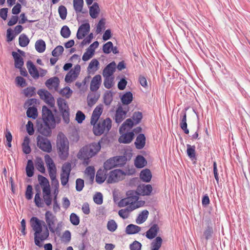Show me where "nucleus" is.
<instances>
[{
  "label": "nucleus",
  "mask_w": 250,
  "mask_h": 250,
  "mask_svg": "<svg viewBox=\"0 0 250 250\" xmlns=\"http://www.w3.org/2000/svg\"><path fill=\"white\" fill-rule=\"evenodd\" d=\"M34 167L33 162L31 160H28L26 167V175L28 177H31L34 175Z\"/></svg>",
  "instance_id": "obj_38"
},
{
  "label": "nucleus",
  "mask_w": 250,
  "mask_h": 250,
  "mask_svg": "<svg viewBox=\"0 0 250 250\" xmlns=\"http://www.w3.org/2000/svg\"><path fill=\"white\" fill-rule=\"evenodd\" d=\"M12 55L13 57L15 62V67L16 68H21L24 65L23 58L20 54L16 52H12Z\"/></svg>",
  "instance_id": "obj_23"
},
{
  "label": "nucleus",
  "mask_w": 250,
  "mask_h": 250,
  "mask_svg": "<svg viewBox=\"0 0 250 250\" xmlns=\"http://www.w3.org/2000/svg\"><path fill=\"white\" fill-rule=\"evenodd\" d=\"M146 144V137L144 134H139L136 138L135 145L137 149H142Z\"/></svg>",
  "instance_id": "obj_25"
},
{
  "label": "nucleus",
  "mask_w": 250,
  "mask_h": 250,
  "mask_svg": "<svg viewBox=\"0 0 250 250\" xmlns=\"http://www.w3.org/2000/svg\"><path fill=\"white\" fill-rule=\"evenodd\" d=\"M149 212L147 210H143L138 216L136 222L138 224L144 223L147 218Z\"/></svg>",
  "instance_id": "obj_36"
},
{
  "label": "nucleus",
  "mask_w": 250,
  "mask_h": 250,
  "mask_svg": "<svg viewBox=\"0 0 250 250\" xmlns=\"http://www.w3.org/2000/svg\"><path fill=\"white\" fill-rule=\"evenodd\" d=\"M34 87H28L23 90V93L27 97H32L35 94Z\"/></svg>",
  "instance_id": "obj_56"
},
{
  "label": "nucleus",
  "mask_w": 250,
  "mask_h": 250,
  "mask_svg": "<svg viewBox=\"0 0 250 250\" xmlns=\"http://www.w3.org/2000/svg\"><path fill=\"white\" fill-rule=\"evenodd\" d=\"M44 101L46 103L49 104L51 107H53L55 104V100L52 94L49 92H47V94L44 97Z\"/></svg>",
  "instance_id": "obj_47"
},
{
  "label": "nucleus",
  "mask_w": 250,
  "mask_h": 250,
  "mask_svg": "<svg viewBox=\"0 0 250 250\" xmlns=\"http://www.w3.org/2000/svg\"><path fill=\"white\" fill-rule=\"evenodd\" d=\"M63 47L61 45L57 46L52 51V55L54 57H58L63 52Z\"/></svg>",
  "instance_id": "obj_61"
},
{
  "label": "nucleus",
  "mask_w": 250,
  "mask_h": 250,
  "mask_svg": "<svg viewBox=\"0 0 250 250\" xmlns=\"http://www.w3.org/2000/svg\"><path fill=\"white\" fill-rule=\"evenodd\" d=\"M116 66V64L115 62H112L107 64L103 70L104 77L112 76L115 71Z\"/></svg>",
  "instance_id": "obj_18"
},
{
  "label": "nucleus",
  "mask_w": 250,
  "mask_h": 250,
  "mask_svg": "<svg viewBox=\"0 0 250 250\" xmlns=\"http://www.w3.org/2000/svg\"><path fill=\"white\" fill-rule=\"evenodd\" d=\"M74 72H72V70H70L66 75L65 77V81L67 83H70L74 81L78 76H76Z\"/></svg>",
  "instance_id": "obj_51"
},
{
  "label": "nucleus",
  "mask_w": 250,
  "mask_h": 250,
  "mask_svg": "<svg viewBox=\"0 0 250 250\" xmlns=\"http://www.w3.org/2000/svg\"><path fill=\"white\" fill-rule=\"evenodd\" d=\"M106 171L99 169L98 170L96 175V182L98 184H102L106 178V175H107Z\"/></svg>",
  "instance_id": "obj_28"
},
{
  "label": "nucleus",
  "mask_w": 250,
  "mask_h": 250,
  "mask_svg": "<svg viewBox=\"0 0 250 250\" xmlns=\"http://www.w3.org/2000/svg\"><path fill=\"white\" fill-rule=\"evenodd\" d=\"M187 154L188 156L192 160H196L195 155V146H191L190 145H187Z\"/></svg>",
  "instance_id": "obj_42"
},
{
  "label": "nucleus",
  "mask_w": 250,
  "mask_h": 250,
  "mask_svg": "<svg viewBox=\"0 0 250 250\" xmlns=\"http://www.w3.org/2000/svg\"><path fill=\"white\" fill-rule=\"evenodd\" d=\"M26 114L28 117L35 119L38 116L37 108L34 106L29 107L27 110Z\"/></svg>",
  "instance_id": "obj_45"
},
{
  "label": "nucleus",
  "mask_w": 250,
  "mask_h": 250,
  "mask_svg": "<svg viewBox=\"0 0 250 250\" xmlns=\"http://www.w3.org/2000/svg\"><path fill=\"white\" fill-rule=\"evenodd\" d=\"M134 122L132 121V120L130 118H128L125 120V121L122 124L120 128V131L121 132L122 130H125L126 129V126L129 127V128H131L134 125Z\"/></svg>",
  "instance_id": "obj_49"
},
{
  "label": "nucleus",
  "mask_w": 250,
  "mask_h": 250,
  "mask_svg": "<svg viewBox=\"0 0 250 250\" xmlns=\"http://www.w3.org/2000/svg\"><path fill=\"white\" fill-rule=\"evenodd\" d=\"M112 121L109 118L99 122L98 124H91L93 125V131L96 136H100L103 134L104 131H109L111 128Z\"/></svg>",
  "instance_id": "obj_5"
},
{
  "label": "nucleus",
  "mask_w": 250,
  "mask_h": 250,
  "mask_svg": "<svg viewBox=\"0 0 250 250\" xmlns=\"http://www.w3.org/2000/svg\"><path fill=\"white\" fill-rule=\"evenodd\" d=\"M72 93V90L68 86H66L60 91V94L62 96L65 95L66 98H69Z\"/></svg>",
  "instance_id": "obj_63"
},
{
  "label": "nucleus",
  "mask_w": 250,
  "mask_h": 250,
  "mask_svg": "<svg viewBox=\"0 0 250 250\" xmlns=\"http://www.w3.org/2000/svg\"><path fill=\"white\" fill-rule=\"evenodd\" d=\"M83 5V0H73V7L77 14L80 12H82L83 13H84V12H82Z\"/></svg>",
  "instance_id": "obj_35"
},
{
  "label": "nucleus",
  "mask_w": 250,
  "mask_h": 250,
  "mask_svg": "<svg viewBox=\"0 0 250 250\" xmlns=\"http://www.w3.org/2000/svg\"><path fill=\"white\" fill-rule=\"evenodd\" d=\"M162 242L163 240L161 237H156L151 243V250H159L161 247Z\"/></svg>",
  "instance_id": "obj_37"
},
{
  "label": "nucleus",
  "mask_w": 250,
  "mask_h": 250,
  "mask_svg": "<svg viewBox=\"0 0 250 250\" xmlns=\"http://www.w3.org/2000/svg\"><path fill=\"white\" fill-rule=\"evenodd\" d=\"M56 146L61 159L66 160L69 155V142L67 138L62 133H60L57 136Z\"/></svg>",
  "instance_id": "obj_4"
},
{
  "label": "nucleus",
  "mask_w": 250,
  "mask_h": 250,
  "mask_svg": "<svg viewBox=\"0 0 250 250\" xmlns=\"http://www.w3.org/2000/svg\"><path fill=\"white\" fill-rule=\"evenodd\" d=\"M113 100V94L111 91H106L104 95V102L106 105L111 104Z\"/></svg>",
  "instance_id": "obj_46"
},
{
  "label": "nucleus",
  "mask_w": 250,
  "mask_h": 250,
  "mask_svg": "<svg viewBox=\"0 0 250 250\" xmlns=\"http://www.w3.org/2000/svg\"><path fill=\"white\" fill-rule=\"evenodd\" d=\"M137 190L140 195L148 196L150 195L152 191V187L149 184H142L138 186Z\"/></svg>",
  "instance_id": "obj_12"
},
{
  "label": "nucleus",
  "mask_w": 250,
  "mask_h": 250,
  "mask_svg": "<svg viewBox=\"0 0 250 250\" xmlns=\"http://www.w3.org/2000/svg\"><path fill=\"white\" fill-rule=\"evenodd\" d=\"M46 48L45 42L42 40H39L36 41L35 43L36 50L39 53L43 52Z\"/></svg>",
  "instance_id": "obj_40"
},
{
  "label": "nucleus",
  "mask_w": 250,
  "mask_h": 250,
  "mask_svg": "<svg viewBox=\"0 0 250 250\" xmlns=\"http://www.w3.org/2000/svg\"><path fill=\"white\" fill-rule=\"evenodd\" d=\"M90 26L89 23L82 24L78 30L76 37L78 39H83L90 31Z\"/></svg>",
  "instance_id": "obj_10"
},
{
  "label": "nucleus",
  "mask_w": 250,
  "mask_h": 250,
  "mask_svg": "<svg viewBox=\"0 0 250 250\" xmlns=\"http://www.w3.org/2000/svg\"><path fill=\"white\" fill-rule=\"evenodd\" d=\"M31 226L34 232V242L36 246L41 247V242L47 239L49 232L46 224L43 221L40 220L37 217H33L30 219Z\"/></svg>",
  "instance_id": "obj_1"
},
{
  "label": "nucleus",
  "mask_w": 250,
  "mask_h": 250,
  "mask_svg": "<svg viewBox=\"0 0 250 250\" xmlns=\"http://www.w3.org/2000/svg\"><path fill=\"white\" fill-rule=\"evenodd\" d=\"M115 167L117 165L113 157L107 160L104 164V170L106 171Z\"/></svg>",
  "instance_id": "obj_30"
},
{
  "label": "nucleus",
  "mask_w": 250,
  "mask_h": 250,
  "mask_svg": "<svg viewBox=\"0 0 250 250\" xmlns=\"http://www.w3.org/2000/svg\"><path fill=\"white\" fill-rule=\"evenodd\" d=\"M125 174V173L120 169L112 170L108 174L107 182L109 184L118 182L123 179V176Z\"/></svg>",
  "instance_id": "obj_9"
},
{
  "label": "nucleus",
  "mask_w": 250,
  "mask_h": 250,
  "mask_svg": "<svg viewBox=\"0 0 250 250\" xmlns=\"http://www.w3.org/2000/svg\"><path fill=\"white\" fill-rule=\"evenodd\" d=\"M30 42L28 37L25 34H21L19 38V45L21 47H26Z\"/></svg>",
  "instance_id": "obj_41"
},
{
  "label": "nucleus",
  "mask_w": 250,
  "mask_h": 250,
  "mask_svg": "<svg viewBox=\"0 0 250 250\" xmlns=\"http://www.w3.org/2000/svg\"><path fill=\"white\" fill-rule=\"evenodd\" d=\"M121 99L124 104L128 105L133 100L132 93L130 91L127 92L122 96Z\"/></svg>",
  "instance_id": "obj_32"
},
{
  "label": "nucleus",
  "mask_w": 250,
  "mask_h": 250,
  "mask_svg": "<svg viewBox=\"0 0 250 250\" xmlns=\"http://www.w3.org/2000/svg\"><path fill=\"white\" fill-rule=\"evenodd\" d=\"M38 179L40 185L42 188V190L44 189H47L50 188L49 181L46 178L39 174L38 176Z\"/></svg>",
  "instance_id": "obj_29"
},
{
  "label": "nucleus",
  "mask_w": 250,
  "mask_h": 250,
  "mask_svg": "<svg viewBox=\"0 0 250 250\" xmlns=\"http://www.w3.org/2000/svg\"><path fill=\"white\" fill-rule=\"evenodd\" d=\"M180 115V126L184 133L188 134L189 133V130L187 128L188 125L187 123V114L186 111L183 110Z\"/></svg>",
  "instance_id": "obj_14"
},
{
  "label": "nucleus",
  "mask_w": 250,
  "mask_h": 250,
  "mask_svg": "<svg viewBox=\"0 0 250 250\" xmlns=\"http://www.w3.org/2000/svg\"><path fill=\"white\" fill-rule=\"evenodd\" d=\"M43 201L46 206H49L52 204V197L51 192V188L44 189L42 190Z\"/></svg>",
  "instance_id": "obj_20"
},
{
  "label": "nucleus",
  "mask_w": 250,
  "mask_h": 250,
  "mask_svg": "<svg viewBox=\"0 0 250 250\" xmlns=\"http://www.w3.org/2000/svg\"><path fill=\"white\" fill-rule=\"evenodd\" d=\"M71 170V164L69 163H65L62 166V173L70 175Z\"/></svg>",
  "instance_id": "obj_53"
},
{
  "label": "nucleus",
  "mask_w": 250,
  "mask_h": 250,
  "mask_svg": "<svg viewBox=\"0 0 250 250\" xmlns=\"http://www.w3.org/2000/svg\"><path fill=\"white\" fill-rule=\"evenodd\" d=\"M29 138L28 136L25 137L24 138L23 142L22 144V148L23 153H24L26 154H29L31 151V148L29 146Z\"/></svg>",
  "instance_id": "obj_34"
},
{
  "label": "nucleus",
  "mask_w": 250,
  "mask_h": 250,
  "mask_svg": "<svg viewBox=\"0 0 250 250\" xmlns=\"http://www.w3.org/2000/svg\"><path fill=\"white\" fill-rule=\"evenodd\" d=\"M206 224L207 225V228L204 232V235L205 236L206 239L208 240L212 237L213 230L211 226V221L210 219L206 220Z\"/></svg>",
  "instance_id": "obj_21"
},
{
  "label": "nucleus",
  "mask_w": 250,
  "mask_h": 250,
  "mask_svg": "<svg viewBox=\"0 0 250 250\" xmlns=\"http://www.w3.org/2000/svg\"><path fill=\"white\" fill-rule=\"evenodd\" d=\"M107 228L108 230L114 232L117 228V224L114 220H111L107 222Z\"/></svg>",
  "instance_id": "obj_60"
},
{
  "label": "nucleus",
  "mask_w": 250,
  "mask_h": 250,
  "mask_svg": "<svg viewBox=\"0 0 250 250\" xmlns=\"http://www.w3.org/2000/svg\"><path fill=\"white\" fill-rule=\"evenodd\" d=\"M36 168L41 172L44 173L45 171V167L42 160L40 157L37 158L35 161Z\"/></svg>",
  "instance_id": "obj_43"
},
{
  "label": "nucleus",
  "mask_w": 250,
  "mask_h": 250,
  "mask_svg": "<svg viewBox=\"0 0 250 250\" xmlns=\"http://www.w3.org/2000/svg\"><path fill=\"white\" fill-rule=\"evenodd\" d=\"M42 119L44 125L38 124V131L45 136H48L51 133V128L56 126V121L52 111L46 106L42 107Z\"/></svg>",
  "instance_id": "obj_2"
},
{
  "label": "nucleus",
  "mask_w": 250,
  "mask_h": 250,
  "mask_svg": "<svg viewBox=\"0 0 250 250\" xmlns=\"http://www.w3.org/2000/svg\"><path fill=\"white\" fill-rule=\"evenodd\" d=\"M127 199L130 203H135L139 199V195H140L137 191L130 190L126 192Z\"/></svg>",
  "instance_id": "obj_24"
},
{
  "label": "nucleus",
  "mask_w": 250,
  "mask_h": 250,
  "mask_svg": "<svg viewBox=\"0 0 250 250\" xmlns=\"http://www.w3.org/2000/svg\"><path fill=\"white\" fill-rule=\"evenodd\" d=\"M102 82V77L100 75H96L92 79L90 89L92 91H97L100 87Z\"/></svg>",
  "instance_id": "obj_15"
},
{
  "label": "nucleus",
  "mask_w": 250,
  "mask_h": 250,
  "mask_svg": "<svg viewBox=\"0 0 250 250\" xmlns=\"http://www.w3.org/2000/svg\"><path fill=\"white\" fill-rule=\"evenodd\" d=\"M103 105H99L96 106L93 111L91 118L90 124H96L103 112Z\"/></svg>",
  "instance_id": "obj_13"
},
{
  "label": "nucleus",
  "mask_w": 250,
  "mask_h": 250,
  "mask_svg": "<svg viewBox=\"0 0 250 250\" xmlns=\"http://www.w3.org/2000/svg\"><path fill=\"white\" fill-rule=\"evenodd\" d=\"M41 194L36 193L34 197V203L35 205L38 208H43L44 207V203L43 199L41 197Z\"/></svg>",
  "instance_id": "obj_50"
},
{
  "label": "nucleus",
  "mask_w": 250,
  "mask_h": 250,
  "mask_svg": "<svg viewBox=\"0 0 250 250\" xmlns=\"http://www.w3.org/2000/svg\"><path fill=\"white\" fill-rule=\"evenodd\" d=\"M45 219L46 222V226L51 233H55L57 230L55 228V224L57 221V219L55 215H54L51 211H46L45 213Z\"/></svg>",
  "instance_id": "obj_8"
},
{
  "label": "nucleus",
  "mask_w": 250,
  "mask_h": 250,
  "mask_svg": "<svg viewBox=\"0 0 250 250\" xmlns=\"http://www.w3.org/2000/svg\"><path fill=\"white\" fill-rule=\"evenodd\" d=\"M70 221L71 223L75 226L79 225L80 223V219L78 216L75 213H72L70 216Z\"/></svg>",
  "instance_id": "obj_62"
},
{
  "label": "nucleus",
  "mask_w": 250,
  "mask_h": 250,
  "mask_svg": "<svg viewBox=\"0 0 250 250\" xmlns=\"http://www.w3.org/2000/svg\"><path fill=\"white\" fill-rule=\"evenodd\" d=\"M128 110H124L121 105L118 106L115 113V120L117 124L121 123L126 117Z\"/></svg>",
  "instance_id": "obj_11"
},
{
  "label": "nucleus",
  "mask_w": 250,
  "mask_h": 250,
  "mask_svg": "<svg viewBox=\"0 0 250 250\" xmlns=\"http://www.w3.org/2000/svg\"><path fill=\"white\" fill-rule=\"evenodd\" d=\"M141 229V227L138 226L129 224L126 227L125 232L128 234H133L139 232Z\"/></svg>",
  "instance_id": "obj_31"
},
{
  "label": "nucleus",
  "mask_w": 250,
  "mask_h": 250,
  "mask_svg": "<svg viewBox=\"0 0 250 250\" xmlns=\"http://www.w3.org/2000/svg\"><path fill=\"white\" fill-rule=\"evenodd\" d=\"M93 201L97 205H101L103 202V196L101 192H97L93 196Z\"/></svg>",
  "instance_id": "obj_58"
},
{
  "label": "nucleus",
  "mask_w": 250,
  "mask_h": 250,
  "mask_svg": "<svg viewBox=\"0 0 250 250\" xmlns=\"http://www.w3.org/2000/svg\"><path fill=\"white\" fill-rule=\"evenodd\" d=\"M141 243L136 240L129 245L130 250H141Z\"/></svg>",
  "instance_id": "obj_64"
},
{
  "label": "nucleus",
  "mask_w": 250,
  "mask_h": 250,
  "mask_svg": "<svg viewBox=\"0 0 250 250\" xmlns=\"http://www.w3.org/2000/svg\"><path fill=\"white\" fill-rule=\"evenodd\" d=\"M147 163L146 159L142 155H138L135 160L134 164L137 168H143Z\"/></svg>",
  "instance_id": "obj_33"
},
{
  "label": "nucleus",
  "mask_w": 250,
  "mask_h": 250,
  "mask_svg": "<svg viewBox=\"0 0 250 250\" xmlns=\"http://www.w3.org/2000/svg\"><path fill=\"white\" fill-rule=\"evenodd\" d=\"M104 85L107 89L111 88L113 85V78H110V76L104 77Z\"/></svg>",
  "instance_id": "obj_54"
},
{
  "label": "nucleus",
  "mask_w": 250,
  "mask_h": 250,
  "mask_svg": "<svg viewBox=\"0 0 250 250\" xmlns=\"http://www.w3.org/2000/svg\"><path fill=\"white\" fill-rule=\"evenodd\" d=\"M113 47V43L111 42H108L104 44L103 46V52L105 54H109L111 52Z\"/></svg>",
  "instance_id": "obj_59"
},
{
  "label": "nucleus",
  "mask_w": 250,
  "mask_h": 250,
  "mask_svg": "<svg viewBox=\"0 0 250 250\" xmlns=\"http://www.w3.org/2000/svg\"><path fill=\"white\" fill-rule=\"evenodd\" d=\"M58 12L60 18L62 20H65L67 16V9L64 6L61 5L59 7Z\"/></svg>",
  "instance_id": "obj_55"
},
{
  "label": "nucleus",
  "mask_w": 250,
  "mask_h": 250,
  "mask_svg": "<svg viewBox=\"0 0 250 250\" xmlns=\"http://www.w3.org/2000/svg\"><path fill=\"white\" fill-rule=\"evenodd\" d=\"M100 140L98 143H92L83 146L77 154L79 159L83 161L84 166H87L90 163V159L96 155L100 150L101 146Z\"/></svg>",
  "instance_id": "obj_3"
},
{
  "label": "nucleus",
  "mask_w": 250,
  "mask_h": 250,
  "mask_svg": "<svg viewBox=\"0 0 250 250\" xmlns=\"http://www.w3.org/2000/svg\"><path fill=\"white\" fill-rule=\"evenodd\" d=\"M140 179L145 182H149L152 178V174L149 169L146 168L143 170L140 174Z\"/></svg>",
  "instance_id": "obj_26"
},
{
  "label": "nucleus",
  "mask_w": 250,
  "mask_h": 250,
  "mask_svg": "<svg viewBox=\"0 0 250 250\" xmlns=\"http://www.w3.org/2000/svg\"><path fill=\"white\" fill-rule=\"evenodd\" d=\"M71 31L67 25H64L62 27L61 30V35L64 38H68L70 37Z\"/></svg>",
  "instance_id": "obj_52"
},
{
  "label": "nucleus",
  "mask_w": 250,
  "mask_h": 250,
  "mask_svg": "<svg viewBox=\"0 0 250 250\" xmlns=\"http://www.w3.org/2000/svg\"><path fill=\"white\" fill-rule=\"evenodd\" d=\"M49 174L52 183L56 184L57 186H59V182L56 179V169L48 170Z\"/></svg>",
  "instance_id": "obj_57"
},
{
  "label": "nucleus",
  "mask_w": 250,
  "mask_h": 250,
  "mask_svg": "<svg viewBox=\"0 0 250 250\" xmlns=\"http://www.w3.org/2000/svg\"><path fill=\"white\" fill-rule=\"evenodd\" d=\"M134 136L133 132H129L122 135L119 139L120 143L129 144L132 141Z\"/></svg>",
  "instance_id": "obj_22"
},
{
  "label": "nucleus",
  "mask_w": 250,
  "mask_h": 250,
  "mask_svg": "<svg viewBox=\"0 0 250 250\" xmlns=\"http://www.w3.org/2000/svg\"><path fill=\"white\" fill-rule=\"evenodd\" d=\"M132 118L135 125L139 124L143 118L142 112L140 111L134 112L133 114Z\"/></svg>",
  "instance_id": "obj_48"
},
{
  "label": "nucleus",
  "mask_w": 250,
  "mask_h": 250,
  "mask_svg": "<svg viewBox=\"0 0 250 250\" xmlns=\"http://www.w3.org/2000/svg\"><path fill=\"white\" fill-rule=\"evenodd\" d=\"M159 231V227L157 224L153 225L146 232V236L149 239L154 238Z\"/></svg>",
  "instance_id": "obj_17"
},
{
  "label": "nucleus",
  "mask_w": 250,
  "mask_h": 250,
  "mask_svg": "<svg viewBox=\"0 0 250 250\" xmlns=\"http://www.w3.org/2000/svg\"><path fill=\"white\" fill-rule=\"evenodd\" d=\"M113 157L117 165V167L125 165L127 161V156L125 155L117 156Z\"/></svg>",
  "instance_id": "obj_39"
},
{
  "label": "nucleus",
  "mask_w": 250,
  "mask_h": 250,
  "mask_svg": "<svg viewBox=\"0 0 250 250\" xmlns=\"http://www.w3.org/2000/svg\"><path fill=\"white\" fill-rule=\"evenodd\" d=\"M37 146L43 151L50 153L52 151L50 141L46 137L39 135L37 137Z\"/></svg>",
  "instance_id": "obj_7"
},
{
  "label": "nucleus",
  "mask_w": 250,
  "mask_h": 250,
  "mask_svg": "<svg viewBox=\"0 0 250 250\" xmlns=\"http://www.w3.org/2000/svg\"><path fill=\"white\" fill-rule=\"evenodd\" d=\"M60 83L59 79L57 77H53L48 79L45 82V85L48 89H51L54 87L56 90Z\"/></svg>",
  "instance_id": "obj_19"
},
{
  "label": "nucleus",
  "mask_w": 250,
  "mask_h": 250,
  "mask_svg": "<svg viewBox=\"0 0 250 250\" xmlns=\"http://www.w3.org/2000/svg\"><path fill=\"white\" fill-rule=\"evenodd\" d=\"M57 104L59 109L62 114L63 120L66 124H68L70 121L69 108L66 101L62 98H59L57 99Z\"/></svg>",
  "instance_id": "obj_6"
},
{
  "label": "nucleus",
  "mask_w": 250,
  "mask_h": 250,
  "mask_svg": "<svg viewBox=\"0 0 250 250\" xmlns=\"http://www.w3.org/2000/svg\"><path fill=\"white\" fill-rule=\"evenodd\" d=\"M26 65L31 76L34 79L39 78V72L33 62L31 61H28L26 63Z\"/></svg>",
  "instance_id": "obj_16"
},
{
  "label": "nucleus",
  "mask_w": 250,
  "mask_h": 250,
  "mask_svg": "<svg viewBox=\"0 0 250 250\" xmlns=\"http://www.w3.org/2000/svg\"><path fill=\"white\" fill-rule=\"evenodd\" d=\"M100 12V9L99 4L97 2H94L93 5L89 7V14L93 19H96L98 17Z\"/></svg>",
  "instance_id": "obj_27"
},
{
  "label": "nucleus",
  "mask_w": 250,
  "mask_h": 250,
  "mask_svg": "<svg viewBox=\"0 0 250 250\" xmlns=\"http://www.w3.org/2000/svg\"><path fill=\"white\" fill-rule=\"evenodd\" d=\"M44 160L48 170L56 169L55 165L49 155L46 154L44 156Z\"/></svg>",
  "instance_id": "obj_44"
}]
</instances>
